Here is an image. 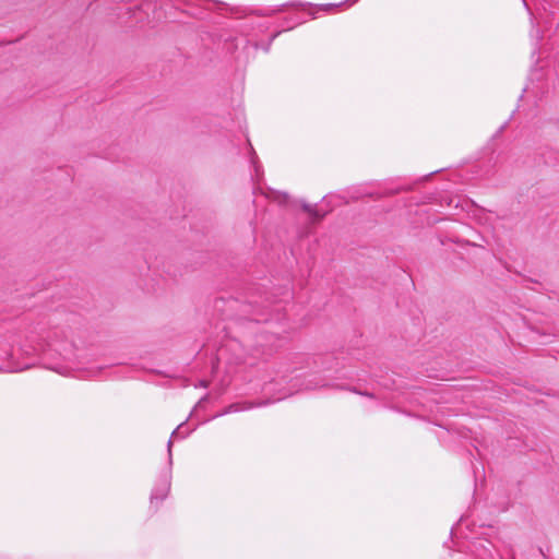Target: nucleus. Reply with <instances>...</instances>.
I'll return each mask as SVG.
<instances>
[{"label": "nucleus", "mask_w": 559, "mask_h": 559, "mask_svg": "<svg viewBox=\"0 0 559 559\" xmlns=\"http://www.w3.org/2000/svg\"><path fill=\"white\" fill-rule=\"evenodd\" d=\"M251 163L254 167L255 176H260L261 166L258 164V156L252 147H251Z\"/></svg>", "instance_id": "3"}, {"label": "nucleus", "mask_w": 559, "mask_h": 559, "mask_svg": "<svg viewBox=\"0 0 559 559\" xmlns=\"http://www.w3.org/2000/svg\"><path fill=\"white\" fill-rule=\"evenodd\" d=\"M182 429H183V425H182V424L177 425V428H176V431H177V438H178V437H185V436H186Z\"/></svg>", "instance_id": "4"}, {"label": "nucleus", "mask_w": 559, "mask_h": 559, "mask_svg": "<svg viewBox=\"0 0 559 559\" xmlns=\"http://www.w3.org/2000/svg\"><path fill=\"white\" fill-rule=\"evenodd\" d=\"M302 210L312 217L313 222H319L325 215V213H321L316 206L307 203H302Z\"/></svg>", "instance_id": "2"}, {"label": "nucleus", "mask_w": 559, "mask_h": 559, "mask_svg": "<svg viewBox=\"0 0 559 559\" xmlns=\"http://www.w3.org/2000/svg\"><path fill=\"white\" fill-rule=\"evenodd\" d=\"M356 0H345L344 3H348L349 5L353 4ZM343 4V2H342ZM337 4H326L325 5V9H330V8H333V7H336ZM341 5V3L338 4Z\"/></svg>", "instance_id": "5"}, {"label": "nucleus", "mask_w": 559, "mask_h": 559, "mask_svg": "<svg viewBox=\"0 0 559 559\" xmlns=\"http://www.w3.org/2000/svg\"><path fill=\"white\" fill-rule=\"evenodd\" d=\"M175 440V430L171 431L168 443H167V450H168V468L165 472L164 475L160 476V478L155 484L152 493H151V503L154 504L158 501H163L169 493L171 488V447L173 442Z\"/></svg>", "instance_id": "1"}, {"label": "nucleus", "mask_w": 559, "mask_h": 559, "mask_svg": "<svg viewBox=\"0 0 559 559\" xmlns=\"http://www.w3.org/2000/svg\"><path fill=\"white\" fill-rule=\"evenodd\" d=\"M354 392L358 393V394H361V395H366V396H369V397H372L373 395L371 393H368V392H358L356 390H354Z\"/></svg>", "instance_id": "8"}, {"label": "nucleus", "mask_w": 559, "mask_h": 559, "mask_svg": "<svg viewBox=\"0 0 559 559\" xmlns=\"http://www.w3.org/2000/svg\"><path fill=\"white\" fill-rule=\"evenodd\" d=\"M241 409H242V408L239 406V404H233V405H230V407H229V411H230V412H239V411H241Z\"/></svg>", "instance_id": "6"}, {"label": "nucleus", "mask_w": 559, "mask_h": 559, "mask_svg": "<svg viewBox=\"0 0 559 559\" xmlns=\"http://www.w3.org/2000/svg\"><path fill=\"white\" fill-rule=\"evenodd\" d=\"M45 346L43 344H39L38 347H34L33 348V352L34 353H40V352H45Z\"/></svg>", "instance_id": "7"}]
</instances>
